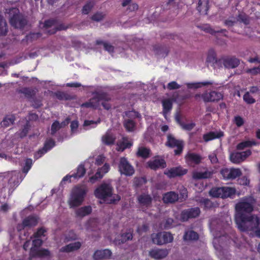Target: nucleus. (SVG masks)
I'll return each mask as SVG.
<instances>
[{"instance_id":"obj_2","label":"nucleus","mask_w":260,"mask_h":260,"mask_svg":"<svg viewBox=\"0 0 260 260\" xmlns=\"http://www.w3.org/2000/svg\"><path fill=\"white\" fill-rule=\"evenodd\" d=\"M235 222L240 231L254 233L259 227L260 218L255 215H248L244 217L240 215L238 216Z\"/></svg>"},{"instance_id":"obj_7","label":"nucleus","mask_w":260,"mask_h":260,"mask_svg":"<svg viewBox=\"0 0 260 260\" xmlns=\"http://www.w3.org/2000/svg\"><path fill=\"white\" fill-rule=\"evenodd\" d=\"M219 68L223 66L227 69L236 68L240 63V60L234 56H224L219 59L216 62Z\"/></svg>"},{"instance_id":"obj_8","label":"nucleus","mask_w":260,"mask_h":260,"mask_svg":"<svg viewBox=\"0 0 260 260\" xmlns=\"http://www.w3.org/2000/svg\"><path fill=\"white\" fill-rule=\"evenodd\" d=\"M152 242L158 245L171 243L173 240V235L169 232H159L151 235Z\"/></svg>"},{"instance_id":"obj_3","label":"nucleus","mask_w":260,"mask_h":260,"mask_svg":"<svg viewBox=\"0 0 260 260\" xmlns=\"http://www.w3.org/2000/svg\"><path fill=\"white\" fill-rule=\"evenodd\" d=\"M8 13L10 15L9 23L14 28L22 30L28 24L27 17L20 13L18 9L12 8Z\"/></svg>"},{"instance_id":"obj_1","label":"nucleus","mask_w":260,"mask_h":260,"mask_svg":"<svg viewBox=\"0 0 260 260\" xmlns=\"http://www.w3.org/2000/svg\"><path fill=\"white\" fill-rule=\"evenodd\" d=\"M114 188L110 181H103L94 190L95 196L109 204H115L120 200V197L114 194Z\"/></svg>"},{"instance_id":"obj_15","label":"nucleus","mask_w":260,"mask_h":260,"mask_svg":"<svg viewBox=\"0 0 260 260\" xmlns=\"http://www.w3.org/2000/svg\"><path fill=\"white\" fill-rule=\"evenodd\" d=\"M133 238L132 232L129 230L128 232L122 233L118 236L113 241L115 245H120L128 241L132 240Z\"/></svg>"},{"instance_id":"obj_35","label":"nucleus","mask_w":260,"mask_h":260,"mask_svg":"<svg viewBox=\"0 0 260 260\" xmlns=\"http://www.w3.org/2000/svg\"><path fill=\"white\" fill-rule=\"evenodd\" d=\"M91 211V207L90 206H87L79 208L76 210V214L77 216L82 217L89 214Z\"/></svg>"},{"instance_id":"obj_57","label":"nucleus","mask_w":260,"mask_h":260,"mask_svg":"<svg viewBox=\"0 0 260 260\" xmlns=\"http://www.w3.org/2000/svg\"><path fill=\"white\" fill-rule=\"evenodd\" d=\"M146 179L144 177L135 178L134 185L136 188H139L146 183Z\"/></svg>"},{"instance_id":"obj_53","label":"nucleus","mask_w":260,"mask_h":260,"mask_svg":"<svg viewBox=\"0 0 260 260\" xmlns=\"http://www.w3.org/2000/svg\"><path fill=\"white\" fill-rule=\"evenodd\" d=\"M54 95L59 100H69L72 99L70 94L64 92L57 91L54 93Z\"/></svg>"},{"instance_id":"obj_11","label":"nucleus","mask_w":260,"mask_h":260,"mask_svg":"<svg viewBox=\"0 0 260 260\" xmlns=\"http://www.w3.org/2000/svg\"><path fill=\"white\" fill-rule=\"evenodd\" d=\"M200 213L201 210L198 207L185 209L181 212L180 220L183 222H186L190 219L198 217Z\"/></svg>"},{"instance_id":"obj_40","label":"nucleus","mask_w":260,"mask_h":260,"mask_svg":"<svg viewBox=\"0 0 260 260\" xmlns=\"http://www.w3.org/2000/svg\"><path fill=\"white\" fill-rule=\"evenodd\" d=\"M209 195L213 198H220L222 199V187H213L209 191Z\"/></svg>"},{"instance_id":"obj_46","label":"nucleus","mask_w":260,"mask_h":260,"mask_svg":"<svg viewBox=\"0 0 260 260\" xmlns=\"http://www.w3.org/2000/svg\"><path fill=\"white\" fill-rule=\"evenodd\" d=\"M31 255L41 257H47L50 256V252L47 249L41 248L37 250Z\"/></svg>"},{"instance_id":"obj_33","label":"nucleus","mask_w":260,"mask_h":260,"mask_svg":"<svg viewBox=\"0 0 260 260\" xmlns=\"http://www.w3.org/2000/svg\"><path fill=\"white\" fill-rule=\"evenodd\" d=\"M176 225V222L172 218H168L161 223V228L165 230L172 229Z\"/></svg>"},{"instance_id":"obj_48","label":"nucleus","mask_w":260,"mask_h":260,"mask_svg":"<svg viewBox=\"0 0 260 260\" xmlns=\"http://www.w3.org/2000/svg\"><path fill=\"white\" fill-rule=\"evenodd\" d=\"M188 161L198 164L201 160V157L199 154L196 153H188L186 156Z\"/></svg>"},{"instance_id":"obj_4","label":"nucleus","mask_w":260,"mask_h":260,"mask_svg":"<svg viewBox=\"0 0 260 260\" xmlns=\"http://www.w3.org/2000/svg\"><path fill=\"white\" fill-rule=\"evenodd\" d=\"M255 200L251 196L245 197L242 198L240 202L236 205L235 209L236 214L235 217V220H237L238 216L241 215L244 217L248 215L246 213L251 212L253 210V204Z\"/></svg>"},{"instance_id":"obj_52","label":"nucleus","mask_w":260,"mask_h":260,"mask_svg":"<svg viewBox=\"0 0 260 260\" xmlns=\"http://www.w3.org/2000/svg\"><path fill=\"white\" fill-rule=\"evenodd\" d=\"M93 1L88 0L82 8V13L84 14H88L93 7Z\"/></svg>"},{"instance_id":"obj_9","label":"nucleus","mask_w":260,"mask_h":260,"mask_svg":"<svg viewBox=\"0 0 260 260\" xmlns=\"http://www.w3.org/2000/svg\"><path fill=\"white\" fill-rule=\"evenodd\" d=\"M165 145L170 148L176 147L177 149L174 150L175 155H180L182 152L184 146L183 141L176 139L171 134L167 135V141Z\"/></svg>"},{"instance_id":"obj_12","label":"nucleus","mask_w":260,"mask_h":260,"mask_svg":"<svg viewBox=\"0 0 260 260\" xmlns=\"http://www.w3.org/2000/svg\"><path fill=\"white\" fill-rule=\"evenodd\" d=\"M251 154V151L249 149L241 152H233L230 154V159L232 162L238 164L245 160Z\"/></svg>"},{"instance_id":"obj_62","label":"nucleus","mask_w":260,"mask_h":260,"mask_svg":"<svg viewBox=\"0 0 260 260\" xmlns=\"http://www.w3.org/2000/svg\"><path fill=\"white\" fill-rule=\"evenodd\" d=\"M244 101L248 104H252L255 102V100L250 94L249 92H246L243 95Z\"/></svg>"},{"instance_id":"obj_41","label":"nucleus","mask_w":260,"mask_h":260,"mask_svg":"<svg viewBox=\"0 0 260 260\" xmlns=\"http://www.w3.org/2000/svg\"><path fill=\"white\" fill-rule=\"evenodd\" d=\"M103 141L104 143L107 145H110L113 144L115 141V137L114 135L110 133H107L103 137Z\"/></svg>"},{"instance_id":"obj_6","label":"nucleus","mask_w":260,"mask_h":260,"mask_svg":"<svg viewBox=\"0 0 260 260\" xmlns=\"http://www.w3.org/2000/svg\"><path fill=\"white\" fill-rule=\"evenodd\" d=\"M93 97L88 102L82 104L81 106L86 108H93L96 109L100 107L102 101H110L111 98L106 92L94 91L92 92Z\"/></svg>"},{"instance_id":"obj_22","label":"nucleus","mask_w":260,"mask_h":260,"mask_svg":"<svg viewBox=\"0 0 260 260\" xmlns=\"http://www.w3.org/2000/svg\"><path fill=\"white\" fill-rule=\"evenodd\" d=\"M111 255V251L108 249H105L96 250L93 254V257L95 260H99L104 258H109Z\"/></svg>"},{"instance_id":"obj_23","label":"nucleus","mask_w":260,"mask_h":260,"mask_svg":"<svg viewBox=\"0 0 260 260\" xmlns=\"http://www.w3.org/2000/svg\"><path fill=\"white\" fill-rule=\"evenodd\" d=\"M213 171L206 169L204 172L194 171L192 173V178L198 180L210 178L213 175Z\"/></svg>"},{"instance_id":"obj_32","label":"nucleus","mask_w":260,"mask_h":260,"mask_svg":"<svg viewBox=\"0 0 260 260\" xmlns=\"http://www.w3.org/2000/svg\"><path fill=\"white\" fill-rule=\"evenodd\" d=\"M24 220V224L27 227H31L37 225L38 222V218L35 215H29L26 217Z\"/></svg>"},{"instance_id":"obj_55","label":"nucleus","mask_w":260,"mask_h":260,"mask_svg":"<svg viewBox=\"0 0 260 260\" xmlns=\"http://www.w3.org/2000/svg\"><path fill=\"white\" fill-rule=\"evenodd\" d=\"M163 112L167 113L172 108V103L170 100H166L162 102Z\"/></svg>"},{"instance_id":"obj_54","label":"nucleus","mask_w":260,"mask_h":260,"mask_svg":"<svg viewBox=\"0 0 260 260\" xmlns=\"http://www.w3.org/2000/svg\"><path fill=\"white\" fill-rule=\"evenodd\" d=\"M198 202L201 204L204 205L206 208H211L213 207L212 202L207 198H200L198 199Z\"/></svg>"},{"instance_id":"obj_14","label":"nucleus","mask_w":260,"mask_h":260,"mask_svg":"<svg viewBox=\"0 0 260 260\" xmlns=\"http://www.w3.org/2000/svg\"><path fill=\"white\" fill-rule=\"evenodd\" d=\"M188 170L183 168L181 166L173 167L167 171L165 174L169 178H174L178 176H182L187 173Z\"/></svg>"},{"instance_id":"obj_60","label":"nucleus","mask_w":260,"mask_h":260,"mask_svg":"<svg viewBox=\"0 0 260 260\" xmlns=\"http://www.w3.org/2000/svg\"><path fill=\"white\" fill-rule=\"evenodd\" d=\"M179 200L180 202H183L185 201L187 198V189L182 187L179 190Z\"/></svg>"},{"instance_id":"obj_5","label":"nucleus","mask_w":260,"mask_h":260,"mask_svg":"<svg viewBox=\"0 0 260 260\" xmlns=\"http://www.w3.org/2000/svg\"><path fill=\"white\" fill-rule=\"evenodd\" d=\"M86 194V190L80 187H74L71 192L68 203L70 208L79 206L83 203Z\"/></svg>"},{"instance_id":"obj_17","label":"nucleus","mask_w":260,"mask_h":260,"mask_svg":"<svg viewBox=\"0 0 260 260\" xmlns=\"http://www.w3.org/2000/svg\"><path fill=\"white\" fill-rule=\"evenodd\" d=\"M169 254L167 249H153L149 251V256L156 259H160L166 257Z\"/></svg>"},{"instance_id":"obj_18","label":"nucleus","mask_w":260,"mask_h":260,"mask_svg":"<svg viewBox=\"0 0 260 260\" xmlns=\"http://www.w3.org/2000/svg\"><path fill=\"white\" fill-rule=\"evenodd\" d=\"M152 198L151 195L143 193L137 197L138 203L141 207H150L152 205Z\"/></svg>"},{"instance_id":"obj_64","label":"nucleus","mask_w":260,"mask_h":260,"mask_svg":"<svg viewBox=\"0 0 260 260\" xmlns=\"http://www.w3.org/2000/svg\"><path fill=\"white\" fill-rule=\"evenodd\" d=\"M246 72L251 75H256L257 74H260V67H254L252 69H248L246 70Z\"/></svg>"},{"instance_id":"obj_51","label":"nucleus","mask_w":260,"mask_h":260,"mask_svg":"<svg viewBox=\"0 0 260 260\" xmlns=\"http://www.w3.org/2000/svg\"><path fill=\"white\" fill-rule=\"evenodd\" d=\"M256 142L255 141H243L238 144L236 147L238 150H243L246 147H250L252 145H255Z\"/></svg>"},{"instance_id":"obj_58","label":"nucleus","mask_w":260,"mask_h":260,"mask_svg":"<svg viewBox=\"0 0 260 260\" xmlns=\"http://www.w3.org/2000/svg\"><path fill=\"white\" fill-rule=\"evenodd\" d=\"M32 165V160L31 158H27L25 159L24 165L22 169L23 173L27 174L30 169Z\"/></svg>"},{"instance_id":"obj_10","label":"nucleus","mask_w":260,"mask_h":260,"mask_svg":"<svg viewBox=\"0 0 260 260\" xmlns=\"http://www.w3.org/2000/svg\"><path fill=\"white\" fill-rule=\"evenodd\" d=\"M118 170L121 174L126 176H131L135 173L134 167L124 157L120 158L118 163Z\"/></svg>"},{"instance_id":"obj_45","label":"nucleus","mask_w":260,"mask_h":260,"mask_svg":"<svg viewBox=\"0 0 260 260\" xmlns=\"http://www.w3.org/2000/svg\"><path fill=\"white\" fill-rule=\"evenodd\" d=\"M212 84V82L206 81V82H197V83H188L186 84L187 87L188 88H198L202 86H206L208 85Z\"/></svg>"},{"instance_id":"obj_20","label":"nucleus","mask_w":260,"mask_h":260,"mask_svg":"<svg viewBox=\"0 0 260 260\" xmlns=\"http://www.w3.org/2000/svg\"><path fill=\"white\" fill-rule=\"evenodd\" d=\"M132 145L133 142L129 138L123 137L121 140L118 141L116 150L122 152L125 149L129 148Z\"/></svg>"},{"instance_id":"obj_37","label":"nucleus","mask_w":260,"mask_h":260,"mask_svg":"<svg viewBox=\"0 0 260 260\" xmlns=\"http://www.w3.org/2000/svg\"><path fill=\"white\" fill-rule=\"evenodd\" d=\"M97 45H103L104 49L111 54L114 52V47L107 42L103 41L101 40H97L95 42Z\"/></svg>"},{"instance_id":"obj_36","label":"nucleus","mask_w":260,"mask_h":260,"mask_svg":"<svg viewBox=\"0 0 260 260\" xmlns=\"http://www.w3.org/2000/svg\"><path fill=\"white\" fill-rule=\"evenodd\" d=\"M16 118L14 115H7L4 118L1 122V125L4 127H7L13 124Z\"/></svg>"},{"instance_id":"obj_13","label":"nucleus","mask_w":260,"mask_h":260,"mask_svg":"<svg viewBox=\"0 0 260 260\" xmlns=\"http://www.w3.org/2000/svg\"><path fill=\"white\" fill-rule=\"evenodd\" d=\"M220 173L224 179H234L241 175V170L239 169L232 168L229 169L227 168L222 169L220 171Z\"/></svg>"},{"instance_id":"obj_39","label":"nucleus","mask_w":260,"mask_h":260,"mask_svg":"<svg viewBox=\"0 0 260 260\" xmlns=\"http://www.w3.org/2000/svg\"><path fill=\"white\" fill-rule=\"evenodd\" d=\"M136 122L135 121L130 120L129 119H124L123 125L127 131L133 132L136 127Z\"/></svg>"},{"instance_id":"obj_29","label":"nucleus","mask_w":260,"mask_h":260,"mask_svg":"<svg viewBox=\"0 0 260 260\" xmlns=\"http://www.w3.org/2000/svg\"><path fill=\"white\" fill-rule=\"evenodd\" d=\"M222 199H225L230 198L231 199H234L235 197L236 193V190L235 188L223 186L222 187Z\"/></svg>"},{"instance_id":"obj_26","label":"nucleus","mask_w":260,"mask_h":260,"mask_svg":"<svg viewBox=\"0 0 260 260\" xmlns=\"http://www.w3.org/2000/svg\"><path fill=\"white\" fill-rule=\"evenodd\" d=\"M197 9L201 15H207L209 10V0H199Z\"/></svg>"},{"instance_id":"obj_34","label":"nucleus","mask_w":260,"mask_h":260,"mask_svg":"<svg viewBox=\"0 0 260 260\" xmlns=\"http://www.w3.org/2000/svg\"><path fill=\"white\" fill-rule=\"evenodd\" d=\"M141 117V114L134 110L125 111L123 115L124 119H127V118L133 121H135V119L137 118H140Z\"/></svg>"},{"instance_id":"obj_47","label":"nucleus","mask_w":260,"mask_h":260,"mask_svg":"<svg viewBox=\"0 0 260 260\" xmlns=\"http://www.w3.org/2000/svg\"><path fill=\"white\" fill-rule=\"evenodd\" d=\"M238 21L243 23L245 25H248L250 23V18L245 13H239L237 17V22Z\"/></svg>"},{"instance_id":"obj_27","label":"nucleus","mask_w":260,"mask_h":260,"mask_svg":"<svg viewBox=\"0 0 260 260\" xmlns=\"http://www.w3.org/2000/svg\"><path fill=\"white\" fill-rule=\"evenodd\" d=\"M148 166L153 170L158 168H165L166 167V161L164 159H155L148 162Z\"/></svg>"},{"instance_id":"obj_21","label":"nucleus","mask_w":260,"mask_h":260,"mask_svg":"<svg viewBox=\"0 0 260 260\" xmlns=\"http://www.w3.org/2000/svg\"><path fill=\"white\" fill-rule=\"evenodd\" d=\"M162 200L165 203L173 204L179 200V194L175 191H169L165 193Z\"/></svg>"},{"instance_id":"obj_16","label":"nucleus","mask_w":260,"mask_h":260,"mask_svg":"<svg viewBox=\"0 0 260 260\" xmlns=\"http://www.w3.org/2000/svg\"><path fill=\"white\" fill-rule=\"evenodd\" d=\"M55 146V142L52 139H50L46 141L44 143V147L39 149L38 152L35 154V158L38 159L41 157L43 155L46 153L48 150L52 149Z\"/></svg>"},{"instance_id":"obj_61","label":"nucleus","mask_w":260,"mask_h":260,"mask_svg":"<svg viewBox=\"0 0 260 260\" xmlns=\"http://www.w3.org/2000/svg\"><path fill=\"white\" fill-rule=\"evenodd\" d=\"M60 128H61V125H60V123L58 121L54 122L51 125V135L52 136L54 135L56 132Z\"/></svg>"},{"instance_id":"obj_28","label":"nucleus","mask_w":260,"mask_h":260,"mask_svg":"<svg viewBox=\"0 0 260 260\" xmlns=\"http://www.w3.org/2000/svg\"><path fill=\"white\" fill-rule=\"evenodd\" d=\"M81 244L79 242H76L68 244L62 247L60 249V251L62 252H70L77 250L80 248Z\"/></svg>"},{"instance_id":"obj_24","label":"nucleus","mask_w":260,"mask_h":260,"mask_svg":"<svg viewBox=\"0 0 260 260\" xmlns=\"http://www.w3.org/2000/svg\"><path fill=\"white\" fill-rule=\"evenodd\" d=\"M10 175L11 177L9 179L8 183L12 187L17 186L23 179V177L20 173L12 172Z\"/></svg>"},{"instance_id":"obj_42","label":"nucleus","mask_w":260,"mask_h":260,"mask_svg":"<svg viewBox=\"0 0 260 260\" xmlns=\"http://www.w3.org/2000/svg\"><path fill=\"white\" fill-rule=\"evenodd\" d=\"M30 125L29 122L27 121L26 124L23 126L22 129L16 133V135L18 136L20 138L22 139L26 136L29 129Z\"/></svg>"},{"instance_id":"obj_31","label":"nucleus","mask_w":260,"mask_h":260,"mask_svg":"<svg viewBox=\"0 0 260 260\" xmlns=\"http://www.w3.org/2000/svg\"><path fill=\"white\" fill-rule=\"evenodd\" d=\"M183 238L184 241H196L199 239V235L192 230H188L185 232Z\"/></svg>"},{"instance_id":"obj_43","label":"nucleus","mask_w":260,"mask_h":260,"mask_svg":"<svg viewBox=\"0 0 260 260\" xmlns=\"http://www.w3.org/2000/svg\"><path fill=\"white\" fill-rule=\"evenodd\" d=\"M36 239L32 241V247L30 248L31 254H34V253L36 251L38 248L41 246L43 243V241L39 238H35Z\"/></svg>"},{"instance_id":"obj_50","label":"nucleus","mask_w":260,"mask_h":260,"mask_svg":"<svg viewBox=\"0 0 260 260\" xmlns=\"http://www.w3.org/2000/svg\"><path fill=\"white\" fill-rule=\"evenodd\" d=\"M218 60L219 59H216L215 53L212 50L210 51L208 55L207 61L209 62H212L215 67L219 68V65L216 63V62L218 61Z\"/></svg>"},{"instance_id":"obj_56","label":"nucleus","mask_w":260,"mask_h":260,"mask_svg":"<svg viewBox=\"0 0 260 260\" xmlns=\"http://www.w3.org/2000/svg\"><path fill=\"white\" fill-rule=\"evenodd\" d=\"M41 35L40 32H30L26 36L25 39L27 41L32 42L40 38Z\"/></svg>"},{"instance_id":"obj_19","label":"nucleus","mask_w":260,"mask_h":260,"mask_svg":"<svg viewBox=\"0 0 260 260\" xmlns=\"http://www.w3.org/2000/svg\"><path fill=\"white\" fill-rule=\"evenodd\" d=\"M153 50L157 55L166 57L170 51L169 47L166 45L155 44L153 46Z\"/></svg>"},{"instance_id":"obj_49","label":"nucleus","mask_w":260,"mask_h":260,"mask_svg":"<svg viewBox=\"0 0 260 260\" xmlns=\"http://www.w3.org/2000/svg\"><path fill=\"white\" fill-rule=\"evenodd\" d=\"M150 152V149L145 147H140L138 149L137 154L139 157L146 158L149 157Z\"/></svg>"},{"instance_id":"obj_59","label":"nucleus","mask_w":260,"mask_h":260,"mask_svg":"<svg viewBox=\"0 0 260 260\" xmlns=\"http://www.w3.org/2000/svg\"><path fill=\"white\" fill-rule=\"evenodd\" d=\"M103 177V174L100 173V171L98 170L96 172V173L89 177V181L91 183H94L100 179H102Z\"/></svg>"},{"instance_id":"obj_30","label":"nucleus","mask_w":260,"mask_h":260,"mask_svg":"<svg viewBox=\"0 0 260 260\" xmlns=\"http://www.w3.org/2000/svg\"><path fill=\"white\" fill-rule=\"evenodd\" d=\"M8 32L7 21L3 15L0 14V36H6Z\"/></svg>"},{"instance_id":"obj_38","label":"nucleus","mask_w":260,"mask_h":260,"mask_svg":"<svg viewBox=\"0 0 260 260\" xmlns=\"http://www.w3.org/2000/svg\"><path fill=\"white\" fill-rule=\"evenodd\" d=\"M86 173V169L83 164H80L77 168L76 172L73 173V176L75 179H79L84 176Z\"/></svg>"},{"instance_id":"obj_25","label":"nucleus","mask_w":260,"mask_h":260,"mask_svg":"<svg viewBox=\"0 0 260 260\" xmlns=\"http://www.w3.org/2000/svg\"><path fill=\"white\" fill-rule=\"evenodd\" d=\"M223 132L221 131H214L210 132L207 134H204L203 136V138L204 140L207 142L215 139L220 138L223 137Z\"/></svg>"},{"instance_id":"obj_63","label":"nucleus","mask_w":260,"mask_h":260,"mask_svg":"<svg viewBox=\"0 0 260 260\" xmlns=\"http://www.w3.org/2000/svg\"><path fill=\"white\" fill-rule=\"evenodd\" d=\"M222 94L217 91H211V100L212 102H217L222 99Z\"/></svg>"},{"instance_id":"obj_44","label":"nucleus","mask_w":260,"mask_h":260,"mask_svg":"<svg viewBox=\"0 0 260 260\" xmlns=\"http://www.w3.org/2000/svg\"><path fill=\"white\" fill-rule=\"evenodd\" d=\"M197 27L201 30H203L206 33H209L212 35L216 34V31L214 30L209 24L198 25H197Z\"/></svg>"}]
</instances>
